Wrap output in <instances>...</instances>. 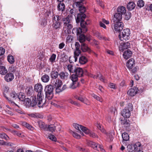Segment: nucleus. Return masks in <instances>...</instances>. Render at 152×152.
<instances>
[{"instance_id":"obj_1","label":"nucleus","mask_w":152,"mask_h":152,"mask_svg":"<svg viewBox=\"0 0 152 152\" xmlns=\"http://www.w3.org/2000/svg\"><path fill=\"white\" fill-rule=\"evenodd\" d=\"M79 10L80 13H78L77 15V17L76 19V22L77 23L80 22V26L82 28H84V31L85 32H86L87 31L86 25H88L90 23L89 22H88L89 21L88 20H87V22H85L84 21L86 16L84 13L86 11V8L84 6H82L80 7Z\"/></svg>"},{"instance_id":"obj_2","label":"nucleus","mask_w":152,"mask_h":152,"mask_svg":"<svg viewBox=\"0 0 152 152\" xmlns=\"http://www.w3.org/2000/svg\"><path fill=\"white\" fill-rule=\"evenodd\" d=\"M72 16L69 15L67 17L62 19L64 25L63 29L65 33L66 32L67 34H69L70 32V30L73 28L72 22Z\"/></svg>"},{"instance_id":"obj_3","label":"nucleus","mask_w":152,"mask_h":152,"mask_svg":"<svg viewBox=\"0 0 152 152\" xmlns=\"http://www.w3.org/2000/svg\"><path fill=\"white\" fill-rule=\"evenodd\" d=\"M32 97V105L35 106L37 104L39 107H43L45 102L43 99V94L39 95V94H37V96H33Z\"/></svg>"},{"instance_id":"obj_4","label":"nucleus","mask_w":152,"mask_h":152,"mask_svg":"<svg viewBox=\"0 0 152 152\" xmlns=\"http://www.w3.org/2000/svg\"><path fill=\"white\" fill-rule=\"evenodd\" d=\"M75 49L74 52V56H70L69 58V61L70 63L76 62L77 59V57L81 54V52L80 50V45L78 42H76L75 44Z\"/></svg>"},{"instance_id":"obj_5","label":"nucleus","mask_w":152,"mask_h":152,"mask_svg":"<svg viewBox=\"0 0 152 152\" xmlns=\"http://www.w3.org/2000/svg\"><path fill=\"white\" fill-rule=\"evenodd\" d=\"M61 17L58 15H53V27L55 29L59 30L61 27V23L59 21Z\"/></svg>"},{"instance_id":"obj_6","label":"nucleus","mask_w":152,"mask_h":152,"mask_svg":"<svg viewBox=\"0 0 152 152\" xmlns=\"http://www.w3.org/2000/svg\"><path fill=\"white\" fill-rule=\"evenodd\" d=\"M54 88L51 85H47L45 88V92L46 97L48 99H51L53 96Z\"/></svg>"},{"instance_id":"obj_7","label":"nucleus","mask_w":152,"mask_h":152,"mask_svg":"<svg viewBox=\"0 0 152 152\" xmlns=\"http://www.w3.org/2000/svg\"><path fill=\"white\" fill-rule=\"evenodd\" d=\"M130 30L128 28L124 29L123 31L120 33L119 35L120 40L122 41L124 40H128L130 38Z\"/></svg>"},{"instance_id":"obj_8","label":"nucleus","mask_w":152,"mask_h":152,"mask_svg":"<svg viewBox=\"0 0 152 152\" xmlns=\"http://www.w3.org/2000/svg\"><path fill=\"white\" fill-rule=\"evenodd\" d=\"M141 144L139 142L136 143L134 145H129L127 146V150L129 152H135V151L138 150Z\"/></svg>"},{"instance_id":"obj_9","label":"nucleus","mask_w":152,"mask_h":152,"mask_svg":"<svg viewBox=\"0 0 152 152\" xmlns=\"http://www.w3.org/2000/svg\"><path fill=\"white\" fill-rule=\"evenodd\" d=\"M73 126L76 129L80 131L81 130L86 134H88L89 133V130L82 125L77 124L74 123L73 124Z\"/></svg>"},{"instance_id":"obj_10","label":"nucleus","mask_w":152,"mask_h":152,"mask_svg":"<svg viewBox=\"0 0 152 152\" xmlns=\"http://www.w3.org/2000/svg\"><path fill=\"white\" fill-rule=\"evenodd\" d=\"M55 82L54 86H55L56 89V93H59L61 91L60 88H61V85L62 84V81L60 80L57 79L54 80Z\"/></svg>"},{"instance_id":"obj_11","label":"nucleus","mask_w":152,"mask_h":152,"mask_svg":"<svg viewBox=\"0 0 152 152\" xmlns=\"http://www.w3.org/2000/svg\"><path fill=\"white\" fill-rule=\"evenodd\" d=\"M114 23V29L116 31L119 32L123 29L124 25L122 22H118Z\"/></svg>"},{"instance_id":"obj_12","label":"nucleus","mask_w":152,"mask_h":152,"mask_svg":"<svg viewBox=\"0 0 152 152\" xmlns=\"http://www.w3.org/2000/svg\"><path fill=\"white\" fill-rule=\"evenodd\" d=\"M43 87L40 83H38L35 85L34 86V91L38 93L39 95L43 94Z\"/></svg>"},{"instance_id":"obj_13","label":"nucleus","mask_w":152,"mask_h":152,"mask_svg":"<svg viewBox=\"0 0 152 152\" xmlns=\"http://www.w3.org/2000/svg\"><path fill=\"white\" fill-rule=\"evenodd\" d=\"M121 124L124 126L126 130L129 131L130 130V123L129 120L124 119L123 120L121 121Z\"/></svg>"},{"instance_id":"obj_14","label":"nucleus","mask_w":152,"mask_h":152,"mask_svg":"<svg viewBox=\"0 0 152 152\" xmlns=\"http://www.w3.org/2000/svg\"><path fill=\"white\" fill-rule=\"evenodd\" d=\"M122 19V15L120 14L119 12L116 13L114 15L113 21L114 23L121 22Z\"/></svg>"},{"instance_id":"obj_15","label":"nucleus","mask_w":152,"mask_h":152,"mask_svg":"<svg viewBox=\"0 0 152 152\" xmlns=\"http://www.w3.org/2000/svg\"><path fill=\"white\" fill-rule=\"evenodd\" d=\"M81 48L83 52H88V53H90L92 51L88 48L87 45L85 43H82L81 45Z\"/></svg>"},{"instance_id":"obj_16","label":"nucleus","mask_w":152,"mask_h":152,"mask_svg":"<svg viewBox=\"0 0 152 152\" xmlns=\"http://www.w3.org/2000/svg\"><path fill=\"white\" fill-rule=\"evenodd\" d=\"M135 61L134 59L131 58L126 63L127 67L129 69H131L133 68V66L135 64Z\"/></svg>"},{"instance_id":"obj_17","label":"nucleus","mask_w":152,"mask_h":152,"mask_svg":"<svg viewBox=\"0 0 152 152\" xmlns=\"http://www.w3.org/2000/svg\"><path fill=\"white\" fill-rule=\"evenodd\" d=\"M137 88L134 87L133 88L130 89L128 91L127 94L131 96H134L137 93Z\"/></svg>"},{"instance_id":"obj_18","label":"nucleus","mask_w":152,"mask_h":152,"mask_svg":"<svg viewBox=\"0 0 152 152\" xmlns=\"http://www.w3.org/2000/svg\"><path fill=\"white\" fill-rule=\"evenodd\" d=\"M130 111L127 109H124L122 112V115L125 118H129L130 116Z\"/></svg>"},{"instance_id":"obj_19","label":"nucleus","mask_w":152,"mask_h":152,"mask_svg":"<svg viewBox=\"0 0 152 152\" xmlns=\"http://www.w3.org/2000/svg\"><path fill=\"white\" fill-rule=\"evenodd\" d=\"M132 53L129 50H127L124 52L123 56L124 58L127 59L132 56Z\"/></svg>"},{"instance_id":"obj_20","label":"nucleus","mask_w":152,"mask_h":152,"mask_svg":"<svg viewBox=\"0 0 152 152\" xmlns=\"http://www.w3.org/2000/svg\"><path fill=\"white\" fill-rule=\"evenodd\" d=\"M75 72L76 75L78 77H81L83 76V70L80 67L76 68L75 70Z\"/></svg>"},{"instance_id":"obj_21","label":"nucleus","mask_w":152,"mask_h":152,"mask_svg":"<svg viewBox=\"0 0 152 152\" xmlns=\"http://www.w3.org/2000/svg\"><path fill=\"white\" fill-rule=\"evenodd\" d=\"M118 12H119L122 15L124 14L126 12V8L123 6H120L117 8Z\"/></svg>"},{"instance_id":"obj_22","label":"nucleus","mask_w":152,"mask_h":152,"mask_svg":"<svg viewBox=\"0 0 152 152\" xmlns=\"http://www.w3.org/2000/svg\"><path fill=\"white\" fill-rule=\"evenodd\" d=\"M14 78V75L12 73H9L7 74L4 77L5 79L7 82L11 81Z\"/></svg>"},{"instance_id":"obj_23","label":"nucleus","mask_w":152,"mask_h":152,"mask_svg":"<svg viewBox=\"0 0 152 152\" xmlns=\"http://www.w3.org/2000/svg\"><path fill=\"white\" fill-rule=\"evenodd\" d=\"M24 101V104L27 107H29L30 106H31V107H33L34 106H33L32 105V101H31L30 99L28 98H26L25 99V100Z\"/></svg>"},{"instance_id":"obj_24","label":"nucleus","mask_w":152,"mask_h":152,"mask_svg":"<svg viewBox=\"0 0 152 152\" xmlns=\"http://www.w3.org/2000/svg\"><path fill=\"white\" fill-rule=\"evenodd\" d=\"M83 1V0H77L75 1L76 2L73 4V7H75L76 6V7H79V8H80V7L82 6L83 3L82 2Z\"/></svg>"},{"instance_id":"obj_25","label":"nucleus","mask_w":152,"mask_h":152,"mask_svg":"<svg viewBox=\"0 0 152 152\" xmlns=\"http://www.w3.org/2000/svg\"><path fill=\"white\" fill-rule=\"evenodd\" d=\"M78 100L86 104L89 105L90 104L89 101L85 97L79 96V98H78Z\"/></svg>"},{"instance_id":"obj_26","label":"nucleus","mask_w":152,"mask_h":152,"mask_svg":"<svg viewBox=\"0 0 152 152\" xmlns=\"http://www.w3.org/2000/svg\"><path fill=\"white\" fill-rule=\"evenodd\" d=\"M58 75V72L55 71H52L50 73L51 77L53 80L57 79Z\"/></svg>"},{"instance_id":"obj_27","label":"nucleus","mask_w":152,"mask_h":152,"mask_svg":"<svg viewBox=\"0 0 152 152\" xmlns=\"http://www.w3.org/2000/svg\"><path fill=\"white\" fill-rule=\"evenodd\" d=\"M79 62L82 64H85L87 61V58L84 56L80 57L79 58Z\"/></svg>"},{"instance_id":"obj_28","label":"nucleus","mask_w":152,"mask_h":152,"mask_svg":"<svg viewBox=\"0 0 152 152\" xmlns=\"http://www.w3.org/2000/svg\"><path fill=\"white\" fill-rule=\"evenodd\" d=\"M135 4L133 2H130L127 5V7L129 10H131L134 9L135 7Z\"/></svg>"},{"instance_id":"obj_29","label":"nucleus","mask_w":152,"mask_h":152,"mask_svg":"<svg viewBox=\"0 0 152 152\" xmlns=\"http://www.w3.org/2000/svg\"><path fill=\"white\" fill-rule=\"evenodd\" d=\"M10 98L13 100H15L17 98L18 95L15 91H11L10 93Z\"/></svg>"},{"instance_id":"obj_30","label":"nucleus","mask_w":152,"mask_h":152,"mask_svg":"<svg viewBox=\"0 0 152 152\" xmlns=\"http://www.w3.org/2000/svg\"><path fill=\"white\" fill-rule=\"evenodd\" d=\"M88 145L89 146H90V147H91L94 149L95 150H99L97 148L98 145V144H97L92 141H90L88 142Z\"/></svg>"},{"instance_id":"obj_31","label":"nucleus","mask_w":152,"mask_h":152,"mask_svg":"<svg viewBox=\"0 0 152 152\" xmlns=\"http://www.w3.org/2000/svg\"><path fill=\"white\" fill-rule=\"evenodd\" d=\"M122 137L123 138V141H127L129 140V137L128 134L124 132L122 134Z\"/></svg>"},{"instance_id":"obj_32","label":"nucleus","mask_w":152,"mask_h":152,"mask_svg":"<svg viewBox=\"0 0 152 152\" xmlns=\"http://www.w3.org/2000/svg\"><path fill=\"white\" fill-rule=\"evenodd\" d=\"M79 86V83L77 81L72 82L70 84V87L73 89H74Z\"/></svg>"},{"instance_id":"obj_33","label":"nucleus","mask_w":152,"mask_h":152,"mask_svg":"<svg viewBox=\"0 0 152 152\" xmlns=\"http://www.w3.org/2000/svg\"><path fill=\"white\" fill-rule=\"evenodd\" d=\"M7 72V70L4 66H0V74L2 75H5Z\"/></svg>"},{"instance_id":"obj_34","label":"nucleus","mask_w":152,"mask_h":152,"mask_svg":"<svg viewBox=\"0 0 152 152\" xmlns=\"http://www.w3.org/2000/svg\"><path fill=\"white\" fill-rule=\"evenodd\" d=\"M57 8L59 11H63L65 9L64 4L62 3H60L57 6Z\"/></svg>"},{"instance_id":"obj_35","label":"nucleus","mask_w":152,"mask_h":152,"mask_svg":"<svg viewBox=\"0 0 152 152\" xmlns=\"http://www.w3.org/2000/svg\"><path fill=\"white\" fill-rule=\"evenodd\" d=\"M58 75L62 80L64 79L67 77V73L63 72H61L60 73L58 74Z\"/></svg>"},{"instance_id":"obj_36","label":"nucleus","mask_w":152,"mask_h":152,"mask_svg":"<svg viewBox=\"0 0 152 152\" xmlns=\"http://www.w3.org/2000/svg\"><path fill=\"white\" fill-rule=\"evenodd\" d=\"M41 80L44 82H48L49 80V77L47 75H45L42 76Z\"/></svg>"},{"instance_id":"obj_37","label":"nucleus","mask_w":152,"mask_h":152,"mask_svg":"<svg viewBox=\"0 0 152 152\" xmlns=\"http://www.w3.org/2000/svg\"><path fill=\"white\" fill-rule=\"evenodd\" d=\"M79 40L81 43H84L86 40V36L83 34H80L79 36Z\"/></svg>"},{"instance_id":"obj_38","label":"nucleus","mask_w":152,"mask_h":152,"mask_svg":"<svg viewBox=\"0 0 152 152\" xmlns=\"http://www.w3.org/2000/svg\"><path fill=\"white\" fill-rule=\"evenodd\" d=\"M68 69L70 72L74 73L75 72V70L76 67L72 65L69 64L67 66Z\"/></svg>"},{"instance_id":"obj_39","label":"nucleus","mask_w":152,"mask_h":152,"mask_svg":"<svg viewBox=\"0 0 152 152\" xmlns=\"http://www.w3.org/2000/svg\"><path fill=\"white\" fill-rule=\"evenodd\" d=\"M23 125L27 128L28 129L32 130L34 129V128L28 123L26 122H24L22 123Z\"/></svg>"},{"instance_id":"obj_40","label":"nucleus","mask_w":152,"mask_h":152,"mask_svg":"<svg viewBox=\"0 0 152 152\" xmlns=\"http://www.w3.org/2000/svg\"><path fill=\"white\" fill-rule=\"evenodd\" d=\"M7 60L11 64H13L15 61L14 57L12 55H9L7 57Z\"/></svg>"},{"instance_id":"obj_41","label":"nucleus","mask_w":152,"mask_h":152,"mask_svg":"<svg viewBox=\"0 0 152 152\" xmlns=\"http://www.w3.org/2000/svg\"><path fill=\"white\" fill-rule=\"evenodd\" d=\"M96 126L97 128L103 133H105V130L103 128V126L97 123L96 124Z\"/></svg>"},{"instance_id":"obj_42","label":"nucleus","mask_w":152,"mask_h":152,"mask_svg":"<svg viewBox=\"0 0 152 152\" xmlns=\"http://www.w3.org/2000/svg\"><path fill=\"white\" fill-rule=\"evenodd\" d=\"M25 95L21 93H20L18 95L17 98L20 101H24L25 100Z\"/></svg>"},{"instance_id":"obj_43","label":"nucleus","mask_w":152,"mask_h":152,"mask_svg":"<svg viewBox=\"0 0 152 152\" xmlns=\"http://www.w3.org/2000/svg\"><path fill=\"white\" fill-rule=\"evenodd\" d=\"M10 102L11 103L13 104H14L16 106L18 107L19 109H16L15 110L17 111L18 113H20L22 114L23 112L20 110V107H19L18 105L16 104L15 102L12 101L11 100H10Z\"/></svg>"},{"instance_id":"obj_44","label":"nucleus","mask_w":152,"mask_h":152,"mask_svg":"<svg viewBox=\"0 0 152 152\" xmlns=\"http://www.w3.org/2000/svg\"><path fill=\"white\" fill-rule=\"evenodd\" d=\"M87 25H86V26ZM81 27L82 28V29H81L80 28H77V35L80 34L82 32L83 33H85L87 31V30L86 32H85L84 31V28H82L81 26ZM86 27V28H87Z\"/></svg>"},{"instance_id":"obj_45","label":"nucleus","mask_w":152,"mask_h":152,"mask_svg":"<svg viewBox=\"0 0 152 152\" xmlns=\"http://www.w3.org/2000/svg\"><path fill=\"white\" fill-rule=\"evenodd\" d=\"M95 35L99 39H104V40H107V38L102 36L98 32H96L95 34Z\"/></svg>"},{"instance_id":"obj_46","label":"nucleus","mask_w":152,"mask_h":152,"mask_svg":"<svg viewBox=\"0 0 152 152\" xmlns=\"http://www.w3.org/2000/svg\"><path fill=\"white\" fill-rule=\"evenodd\" d=\"M48 129L50 131L53 132L55 130L56 127L54 125L51 124L49 125L48 126Z\"/></svg>"},{"instance_id":"obj_47","label":"nucleus","mask_w":152,"mask_h":152,"mask_svg":"<svg viewBox=\"0 0 152 152\" xmlns=\"http://www.w3.org/2000/svg\"><path fill=\"white\" fill-rule=\"evenodd\" d=\"M78 76L76 74H73L71 76V79L72 82L77 81Z\"/></svg>"},{"instance_id":"obj_48","label":"nucleus","mask_w":152,"mask_h":152,"mask_svg":"<svg viewBox=\"0 0 152 152\" xmlns=\"http://www.w3.org/2000/svg\"><path fill=\"white\" fill-rule=\"evenodd\" d=\"M37 123L38 124L39 127L42 129H45V123L42 121H38Z\"/></svg>"},{"instance_id":"obj_49","label":"nucleus","mask_w":152,"mask_h":152,"mask_svg":"<svg viewBox=\"0 0 152 152\" xmlns=\"http://www.w3.org/2000/svg\"><path fill=\"white\" fill-rule=\"evenodd\" d=\"M70 133L72 134L73 136L77 139H80V136L79 134H78L77 133L75 132L71 131Z\"/></svg>"},{"instance_id":"obj_50","label":"nucleus","mask_w":152,"mask_h":152,"mask_svg":"<svg viewBox=\"0 0 152 152\" xmlns=\"http://www.w3.org/2000/svg\"><path fill=\"white\" fill-rule=\"evenodd\" d=\"M0 145H5L7 146L11 145V144L10 142H6L3 140H0Z\"/></svg>"},{"instance_id":"obj_51","label":"nucleus","mask_w":152,"mask_h":152,"mask_svg":"<svg viewBox=\"0 0 152 152\" xmlns=\"http://www.w3.org/2000/svg\"><path fill=\"white\" fill-rule=\"evenodd\" d=\"M144 5V3L143 0L138 1L137 2V5L141 8L143 7Z\"/></svg>"},{"instance_id":"obj_52","label":"nucleus","mask_w":152,"mask_h":152,"mask_svg":"<svg viewBox=\"0 0 152 152\" xmlns=\"http://www.w3.org/2000/svg\"><path fill=\"white\" fill-rule=\"evenodd\" d=\"M0 138L2 139L4 138L7 140H8L9 139V138L8 136L6 134L4 133H1V136H0Z\"/></svg>"},{"instance_id":"obj_53","label":"nucleus","mask_w":152,"mask_h":152,"mask_svg":"<svg viewBox=\"0 0 152 152\" xmlns=\"http://www.w3.org/2000/svg\"><path fill=\"white\" fill-rule=\"evenodd\" d=\"M123 45L124 49H127L130 47V43L128 42H124L123 43Z\"/></svg>"},{"instance_id":"obj_54","label":"nucleus","mask_w":152,"mask_h":152,"mask_svg":"<svg viewBox=\"0 0 152 152\" xmlns=\"http://www.w3.org/2000/svg\"><path fill=\"white\" fill-rule=\"evenodd\" d=\"M9 89V88L7 86H4V96L8 99V100L10 101V100H10L8 99V98L6 96L5 94H4L5 92L6 93V92H7Z\"/></svg>"},{"instance_id":"obj_55","label":"nucleus","mask_w":152,"mask_h":152,"mask_svg":"<svg viewBox=\"0 0 152 152\" xmlns=\"http://www.w3.org/2000/svg\"><path fill=\"white\" fill-rule=\"evenodd\" d=\"M56 54H53L50 58V61L52 62H54L56 59Z\"/></svg>"},{"instance_id":"obj_56","label":"nucleus","mask_w":152,"mask_h":152,"mask_svg":"<svg viewBox=\"0 0 152 152\" xmlns=\"http://www.w3.org/2000/svg\"><path fill=\"white\" fill-rule=\"evenodd\" d=\"M93 96L94 98L96 99L97 100L101 102H102L103 100L101 97H100L95 94H93Z\"/></svg>"},{"instance_id":"obj_57","label":"nucleus","mask_w":152,"mask_h":152,"mask_svg":"<svg viewBox=\"0 0 152 152\" xmlns=\"http://www.w3.org/2000/svg\"><path fill=\"white\" fill-rule=\"evenodd\" d=\"M48 138L52 140L56 141V137L53 135L50 134L48 137Z\"/></svg>"},{"instance_id":"obj_58","label":"nucleus","mask_w":152,"mask_h":152,"mask_svg":"<svg viewBox=\"0 0 152 152\" xmlns=\"http://www.w3.org/2000/svg\"><path fill=\"white\" fill-rule=\"evenodd\" d=\"M88 134H89L90 137H96L98 138V136L95 133L93 132H90L89 130V133Z\"/></svg>"},{"instance_id":"obj_59","label":"nucleus","mask_w":152,"mask_h":152,"mask_svg":"<svg viewBox=\"0 0 152 152\" xmlns=\"http://www.w3.org/2000/svg\"><path fill=\"white\" fill-rule=\"evenodd\" d=\"M113 137V134L110 133L107 135V138L110 139V141H112Z\"/></svg>"},{"instance_id":"obj_60","label":"nucleus","mask_w":152,"mask_h":152,"mask_svg":"<svg viewBox=\"0 0 152 152\" xmlns=\"http://www.w3.org/2000/svg\"><path fill=\"white\" fill-rule=\"evenodd\" d=\"M126 107L128 108L127 109L129 110H133L132 105L131 103H129Z\"/></svg>"},{"instance_id":"obj_61","label":"nucleus","mask_w":152,"mask_h":152,"mask_svg":"<svg viewBox=\"0 0 152 152\" xmlns=\"http://www.w3.org/2000/svg\"><path fill=\"white\" fill-rule=\"evenodd\" d=\"M5 49L2 47H0V56L3 55L5 53Z\"/></svg>"},{"instance_id":"obj_62","label":"nucleus","mask_w":152,"mask_h":152,"mask_svg":"<svg viewBox=\"0 0 152 152\" xmlns=\"http://www.w3.org/2000/svg\"><path fill=\"white\" fill-rule=\"evenodd\" d=\"M109 87L115 89L116 88L115 85L112 83H110L109 85Z\"/></svg>"},{"instance_id":"obj_63","label":"nucleus","mask_w":152,"mask_h":152,"mask_svg":"<svg viewBox=\"0 0 152 152\" xmlns=\"http://www.w3.org/2000/svg\"><path fill=\"white\" fill-rule=\"evenodd\" d=\"M131 16V14L130 13H127L126 15V18L127 20L129 19Z\"/></svg>"},{"instance_id":"obj_64","label":"nucleus","mask_w":152,"mask_h":152,"mask_svg":"<svg viewBox=\"0 0 152 152\" xmlns=\"http://www.w3.org/2000/svg\"><path fill=\"white\" fill-rule=\"evenodd\" d=\"M130 71H131L132 73H135L137 72V67H134V68H133L131 69H129Z\"/></svg>"}]
</instances>
